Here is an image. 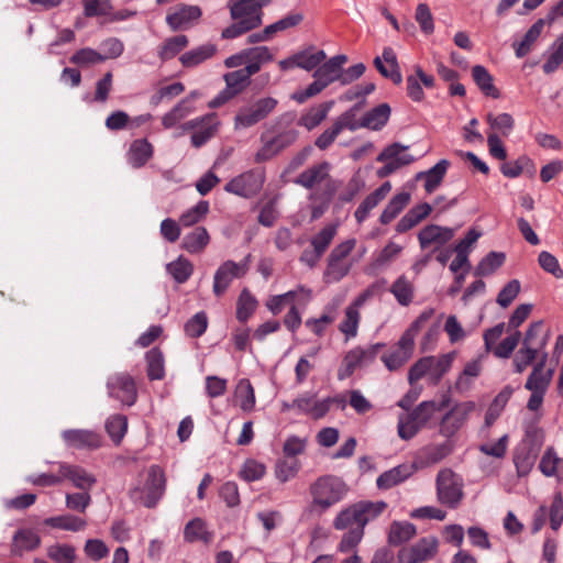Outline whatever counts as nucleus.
<instances>
[{
  "instance_id": "2",
  "label": "nucleus",
  "mask_w": 563,
  "mask_h": 563,
  "mask_svg": "<svg viewBox=\"0 0 563 563\" xmlns=\"http://www.w3.org/2000/svg\"><path fill=\"white\" fill-rule=\"evenodd\" d=\"M549 333L542 321H537L528 328L522 346L514 358L517 373H522L538 356L541 357L548 344Z\"/></svg>"
},
{
  "instance_id": "22",
  "label": "nucleus",
  "mask_w": 563,
  "mask_h": 563,
  "mask_svg": "<svg viewBox=\"0 0 563 563\" xmlns=\"http://www.w3.org/2000/svg\"><path fill=\"white\" fill-rule=\"evenodd\" d=\"M330 170L331 164L328 162H321L300 173L294 183L306 189H312L316 186L331 180Z\"/></svg>"
},
{
  "instance_id": "46",
  "label": "nucleus",
  "mask_w": 563,
  "mask_h": 563,
  "mask_svg": "<svg viewBox=\"0 0 563 563\" xmlns=\"http://www.w3.org/2000/svg\"><path fill=\"white\" fill-rule=\"evenodd\" d=\"M416 532V527L412 523L395 521L390 526L388 541L390 544L399 545L412 539Z\"/></svg>"
},
{
  "instance_id": "45",
  "label": "nucleus",
  "mask_w": 563,
  "mask_h": 563,
  "mask_svg": "<svg viewBox=\"0 0 563 563\" xmlns=\"http://www.w3.org/2000/svg\"><path fill=\"white\" fill-rule=\"evenodd\" d=\"M453 358L454 355L451 353L443 354L439 357L431 356L428 380L431 384L437 385L451 368Z\"/></svg>"
},
{
  "instance_id": "44",
  "label": "nucleus",
  "mask_w": 563,
  "mask_h": 563,
  "mask_svg": "<svg viewBox=\"0 0 563 563\" xmlns=\"http://www.w3.org/2000/svg\"><path fill=\"white\" fill-rule=\"evenodd\" d=\"M409 201L410 194H397L390 199L386 208L383 210L379 221L383 224H388L404 210V208L409 203Z\"/></svg>"
},
{
  "instance_id": "5",
  "label": "nucleus",
  "mask_w": 563,
  "mask_h": 563,
  "mask_svg": "<svg viewBox=\"0 0 563 563\" xmlns=\"http://www.w3.org/2000/svg\"><path fill=\"white\" fill-rule=\"evenodd\" d=\"M355 245V239H347L331 251L323 272V280L327 284L338 283L350 273L354 262L349 256Z\"/></svg>"
},
{
  "instance_id": "60",
  "label": "nucleus",
  "mask_w": 563,
  "mask_h": 563,
  "mask_svg": "<svg viewBox=\"0 0 563 563\" xmlns=\"http://www.w3.org/2000/svg\"><path fill=\"white\" fill-rule=\"evenodd\" d=\"M325 57L327 55L322 49L314 53L309 51L298 52L296 53L297 67L310 71L324 62Z\"/></svg>"
},
{
  "instance_id": "56",
  "label": "nucleus",
  "mask_w": 563,
  "mask_h": 563,
  "mask_svg": "<svg viewBox=\"0 0 563 563\" xmlns=\"http://www.w3.org/2000/svg\"><path fill=\"white\" fill-rule=\"evenodd\" d=\"M41 539L31 530H19L13 538V551H31L37 548Z\"/></svg>"
},
{
  "instance_id": "11",
  "label": "nucleus",
  "mask_w": 563,
  "mask_h": 563,
  "mask_svg": "<svg viewBox=\"0 0 563 563\" xmlns=\"http://www.w3.org/2000/svg\"><path fill=\"white\" fill-rule=\"evenodd\" d=\"M276 106V99L266 97L250 106L241 108L234 120L235 129H247L258 123L265 119Z\"/></svg>"
},
{
  "instance_id": "51",
  "label": "nucleus",
  "mask_w": 563,
  "mask_h": 563,
  "mask_svg": "<svg viewBox=\"0 0 563 563\" xmlns=\"http://www.w3.org/2000/svg\"><path fill=\"white\" fill-rule=\"evenodd\" d=\"M543 26H544V23L542 20H539L531 25V27L525 34L523 38L516 45V56L517 57L521 58L530 52L532 44L540 36V34L543 30Z\"/></svg>"
},
{
  "instance_id": "14",
  "label": "nucleus",
  "mask_w": 563,
  "mask_h": 563,
  "mask_svg": "<svg viewBox=\"0 0 563 563\" xmlns=\"http://www.w3.org/2000/svg\"><path fill=\"white\" fill-rule=\"evenodd\" d=\"M438 549V540L434 537L420 539L411 547L402 548L398 552L399 563H422L434 556Z\"/></svg>"
},
{
  "instance_id": "39",
  "label": "nucleus",
  "mask_w": 563,
  "mask_h": 563,
  "mask_svg": "<svg viewBox=\"0 0 563 563\" xmlns=\"http://www.w3.org/2000/svg\"><path fill=\"white\" fill-rule=\"evenodd\" d=\"M482 364L479 360H473L465 364L463 372L456 378L454 389L460 393H466L473 385L474 379L481 374Z\"/></svg>"
},
{
  "instance_id": "57",
  "label": "nucleus",
  "mask_w": 563,
  "mask_h": 563,
  "mask_svg": "<svg viewBox=\"0 0 563 563\" xmlns=\"http://www.w3.org/2000/svg\"><path fill=\"white\" fill-rule=\"evenodd\" d=\"M47 556L55 563H75L76 550L70 544H53L47 549Z\"/></svg>"
},
{
  "instance_id": "35",
  "label": "nucleus",
  "mask_w": 563,
  "mask_h": 563,
  "mask_svg": "<svg viewBox=\"0 0 563 563\" xmlns=\"http://www.w3.org/2000/svg\"><path fill=\"white\" fill-rule=\"evenodd\" d=\"M44 525L55 529L77 532L84 530L87 526V522L86 520L74 515H62L46 518L44 520Z\"/></svg>"
},
{
  "instance_id": "34",
  "label": "nucleus",
  "mask_w": 563,
  "mask_h": 563,
  "mask_svg": "<svg viewBox=\"0 0 563 563\" xmlns=\"http://www.w3.org/2000/svg\"><path fill=\"white\" fill-rule=\"evenodd\" d=\"M411 475L410 467L407 465H398L380 474L376 481L377 487L380 489H389Z\"/></svg>"
},
{
  "instance_id": "48",
  "label": "nucleus",
  "mask_w": 563,
  "mask_h": 563,
  "mask_svg": "<svg viewBox=\"0 0 563 563\" xmlns=\"http://www.w3.org/2000/svg\"><path fill=\"white\" fill-rule=\"evenodd\" d=\"M166 269L176 283L184 284L192 275L194 265L188 258L180 255L177 260L167 264Z\"/></svg>"
},
{
  "instance_id": "13",
  "label": "nucleus",
  "mask_w": 563,
  "mask_h": 563,
  "mask_svg": "<svg viewBox=\"0 0 563 563\" xmlns=\"http://www.w3.org/2000/svg\"><path fill=\"white\" fill-rule=\"evenodd\" d=\"M380 346V344L367 347L357 346L349 351L343 358L341 368L339 369V379H345L351 376L356 368L371 364L376 358Z\"/></svg>"
},
{
  "instance_id": "59",
  "label": "nucleus",
  "mask_w": 563,
  "mask_h": 563,
  "mask_svg": "<svg viewBox=\"0 0 563 563\" xmlns=\"http://www.w3.org/2000/svg\"><path fill=\"white\" fill-rule=\"evenodd\" d=\"M147 374L151 379H162L165 375L164 357L159 350L152 349L146 353Z\"/></svg>"
},
{
  "instance_id": "43",
  "label": "nucleus",
  "mask_w": 563,
  "mask_h": 563,
  "mask_svg": "<svg viewBox=\"0 0 563 563\" xmlns=\"http://www.w3.org/2000/svg\"><path fill=\"white\" fill-rule=\"evenodd\" d=\"M184 538L188 542L202 541L209 543L212 540V534L208 531L206 522L200 518H196L186 525Z\"/></svg>"
},
{
  "instance_id": "40",
  "label": "nucleus",
  "mask_w": 563,
  "mask_h": 563,
  "mask_svg": "<svg viewBox=\"0 0 563 563\" xmlns=\"http://www.w3.org/2000/svg\"><path fill=\"white\" fill-rule=\"evenodd\" d=\"M360 321L361 312L347 306L344 309L343 319L338 327L339 331L344 335L345 341H350L357 335Z\"/></svg>"
},
{
  "instance_id": "24",
  "label": "nucleus",
  "mask_w": 563,
  "mask_h": 563,
  "mask_svg": "<svg viewBox=\"0 0 563 563\" xmlns=\"http://www.w3.org/2000/svg\"><path fill=\"white\" fill-rule=\"evenodd\" d=\"M548 361V353L543 352L539 362L533 366L525 387L530 391L545 393L553 376V371H544Z\"/></svg>"
},
{
  "instance_id": "61",
  "label": "nucleus",
  "mask_w": 563,
  "mask_h": 563,
  "mask_svg": "<svg viewBox=\"0 0 563 563\" xmlns=\"http://www.w3.org/2000/svg\"><path fill=\"white\" fill-rule=\"evenodd\" d=\"M208 211L209 202L206 200H201L196 206L184 212L179 218V222L184 227L195 225L207 216Z\"/></svg>"
},
{
  "instance_id": "12",
  "label": "nucleus",
  "mask_w": 563,
  "mask_h": 563,
  "mask_svg": "<svg viewBox=\"0 0 563 563\" xmlns=\"http://www.w3.org/2000/svg\"><path fill=\"white\" fill-rule=\"evenodd\" d=\"M476 409L474 401H463L455 404L441 419L439 432L445 438L453 437L468 420L472 412Z\"/></svg>"
},
{
  "instance_id": "42",
  "label": "nucleus",
  "mask_w": 563,
  "mask_h": 563,
  "mask_svg": "<svg viewBox=\"0 0 563 563\" xmlns=\"http://www.w3.org/2000/svg\"><path fill=\"white\" fill-rule=\"evenodd\" d=\"M194 111L195 107L190 104L189 99H181L170 111L163 115L162 124L165 129H170Z\"/></svg>"
},
{
  "instance_id": "50",
  "label": "nucleus",
  "mask_w": 563,
  "mask_h": 563,
  "mask_svg": "<svg viewBox=\"0 0 563 563\" xmlns=\"http://www.w3.org/2000/svg\"><path fill=\"white\" fill-rule=\"evenodd\" d=\"M188 45V37L186 35H176L167 38L158 51V56L162 60H168L175 57Z\"/></svg>"
},
{
  "instance_id": "54",
  "label": "nucleus",
  "mask_w": 563,
  "mask_h": 563,
  "mask_svg": "<svg viewBox=\"0 0 563 563\" xmlns=\"http://www.w3.org/2000/svg\"><path fill=\"white\" fill-rule=\"evenodd\" d=\"M505 262V254L501 252H489L477 265L475 275L488 276L499 268Z\"/></svg>"
},
{
  "instance_id": "3",
  "label": "nucleus",
  "mask_w": 563,
  "mask_h": 563,
  "mask_svg": "<svg viewBox=\"0 0 563 563\" xmlns=\"http://www.w3.org/2000/svg\"><path fill=\"white\" fill-rule=\"evenodd\" d=\"M387 504L385 501H362L342 510L334 519L333 526L338 530L364 528L371 520L380 515Z\"/></svg>"
},
{
  "instance_id": "25",
  "label": "nucleus",
  "mask_w": 563,
  "mask_h": 563,
  "mask_svg": "<svg viewBox=\"0 0 563 563\" xmlns=\"http://www.w3.org/2000/svg\"><path fill=\"white\" fill-rule=\"evenodd\" d=\"M432 309L422 311L420 316L411 323V325L404 332L398 341L397 349L411 357L415 346V338L419 330L432 318Z\"/></svg>"
},
{
  "instance_id": "47",
  "label": "nucleus",
  "mask_w": 563,
  "mask_h": 563,
  "mask_svg": "<svg viewBox=\"0 0 563 563\" xmlns=\"http://www.w3.org/2000/svg\"><path fill=\"white\" fill-rule=\"evenodd\" d=\"M332 102H325L309 109L299 119V124L305 126L307 130H312L318 126L328 115Z\"/></svg>"
},
{
  "instance_id": "1",
  "label": "nucleus",
  "mask_w": 563,
  "mask_h": 563,
  "mask_svg": "<svg viewBox=\"0 0 563 563\" xmlns=\"http://www.w3.org/2000/svg\"><path fill=\"white\" fill-rule=\"evenodd\" d=\"M272 0H229L228 8L233 23L222 30L221 37L236 38L263 23V8Z\"/></svg>"
},
{
  "instance_id": "16",
  "label": "nucleus",
  "mask_w": 563,
  "mask_h": 563,
  "mask_svg": "<svg viewBox=\"0 0 563 563\" xmlns=\"http://www.w3.org/2000/svg\"><path fill=\"white\" fill-rule=\"evenodd\" d=\"M108 393L123 405L132 406L136 400V387L128 374H115L108 379Z\"/></svg>"
},
{
  "instance_id": "23",
  "label": "nucleus",
  "mask_w": 563,
  "mask_h": 563,
  "mask_svg": "<svg viewBox=\"0 0 563 563\" xmlns=\"http://www.w3.org/2000/svg\"><path fill=\"white\" fill-rule=\"evenodd\" d=\"M346 62V55L331 57L316 69L313 73L314 79H319L325 87L334 81L342 84V67Z\"/></svg>"
},
{
  "instance_id": "33",
  "label": "nucleus",
  "mask_w": 563,
  "mask_h": 563,
  "mask_svg": "<svg viewBox=\"0 0 563 563\" xmlns=\"http://www.w3.org/2000/svg\"><path fill=\"white\" fill-rule=\"evenodd\" d=\"M514 388L510 386L504 387L489 405L485 415V426L490 427L501 415L507 402L511 398Z\"/></svg>"
},
{
  "instance_id": "31",
  "label": "nucleus",
  "mask_w": 563,
  "mask_h": 563,
  "mask_svg": "<svg viewBox=\"0 0 563 563\" xmlns=\"http://www.w3.org/2000/svg\"><path fill=\"white\" fill-rule=\"evenodd\" d=\"M390 107L387 103H380L366 112L362 118V126L374 131L380 130L389 120Z\"/></svg>"
},
{
  "instance_id": "26",
  "label": "nucleus",
  "mask_w": 563,
  "mask_h": 563,
  "mask_svg": "<svg viewBox=\"0 0 563 563\" xmlns=\"http://www.w3.org/2000/svg\"><path fill=\"white\" fill-rule=\"evenodd\" d=\"M59 471L64 479L71 481L74 486L79 489L88 490L96 483V477L80 466L59 463Z\"/></svg>"
},
{
  "instance_id": "41",
  "label": "nucleus",
  "mask_w": 563,
  "mask_h": 563,
  "mask_svg": "<svg viewBox=\"0 0 563 563\" xmlns=\"http://www.w3.org/2000/svg\"><path fill=\"white\" fill-rule=\"evenodd\" d=\"M563 467V459H561L553 448H547L541 456L539 470L547 477L559 476Z\"/></svg>"
},
{
  "instance_id": "10",
  "label": "nucleus",
  "mask_w": 563,
  "mask_h": 563,
  "mask_svg": "<svg viewBox=\"0 0 563 563\" xmlns=\"http://www.w3.org/2000/svg\"><path fill=\"white\" fill-rule=\"evenodd\" d=\"M264 181V172L249 170L227 183L224 190L243 198H251L262 190Z\"/></svg>"
},
{
  "instance_id": "36",
  "label": "nucleus",
  "mask_w": 563,
  "mask_h": 563,
  "mask_svg": "<svg viewBox=\"0 0 563 563\" xmlns=\"http://www.w3.org/2000/svg\"><path fill=\"white\" fill-rule=\"evenodd\" d=\"M210 236L208 231L198 227L186 234L181 242V247L191 254L200 253L209 243Z\"/></svg>"
},
{
  "instance_id": "63",
  "label": "nucleus",
  "mask_w": 563,
  "mask_h": 563,
  "mask_svg": "<svg viewBox=\"0 0 563 563\" xmlns=\"http://www.w3.org/2000/svg\"><path fill=\"white\" fill-rule=\"evenodd\" d=\"M106 429L110 438L119 443L128 429V419L122 415L111 416L106 422Z\"/></svg>"
},
{
  "instance_id": "17",
  "label": "nucleus",
  "mask_w": 563,
  "mask_h": 563,
  "mask_svg": "<svg viewBox=\"0 0 563 563\" xmlns=\"http://www.w3.org/2000/svg\"><path fill=\"white\" fill-rule=\"evenodd\" d=\"M201 14L198 5L179 4L166 15V23L172 31L188 30L199 21Z\"/></svg>"
},
{
  "instance_id": "19",
  "label": "nucleus",
  "mask_w": 563,
  "mask_h": 563,
  "mask_svg": "<svg viewBox=\"0 0 563 563\" xmlns=\"http://www.w3.org/2000/svg\"><path fill=\"white\" fill-rule=\"evenodd\" d=\"M62 438L68 448L78 450H95L101 445V437L92 430L69 429L62 432Z\"/></svg>"
},
{
  "instance_id": "15",
  "label": "nucleus",
  "mask_w": 563,
  "mask_h": 563,
  "mask_svg": "<svg viewBox=\"0 0 563 563\" xmlns=\"http://www.w3.org/2000/svg\"><path fill=\"white\" fill-rule=\"evenodd\" d=\"M247 266L244 263H235L233 261H225L222 263L214 273L213 276V294L217 297L222 296L231 283L235 278H240L245 275Z\"/></svg>"
},
{
  "instance_id": "18",
  "label": "nucleus",
  "mask_w": 563,
  "mask_h": 563,
  "mask_svg": "<svg viewBox=\"0 0 563 563\" xmlns=\"http://www.w3.org/2000/svg\"><path fill=\"white\" fill-rule=\"evenodd\" d=\"M343 298L340 296L333 297L322 310L318 318H309L305 321V325L317 336H322L328 325L332 324L340 312Z\"/></svg>"
},
{
  "instance_id": "9",
  "label": "nucleus",
  "mask_w": 563,
  "mask_h": 563,
  "mask_svg": "<svg viewBox=\"0 0 563 563\" xmlns=\"http://www.w3.org/2000/svg\"><path fill=\"white\" fill-rule=\"evenodd\" d=\"M408 148V145L400 143H393L386 146L376 158L377 162L384 163L376 172L377 177L385 178L398 169L412 164L416 158L407 153Z\"/></svg>"
},
{
  "instance_id": "28",
  "label": "nucleus",
  "mask_w": 563,
  "mask_h": 563,
  "mask_svg": "<svg viewBox=\"0 0 563 563\" xmlns=\"http://www.w3.org/2000/svg\"><path fill=\"white\" fill-rule=\"evenodd\" d=\"M152 156L153 146L146 139L134 140L126 152V161L133 168H141Z\"/></svg>"
},
{
  "instance_id": "20",
  "label": "nucleus",
  "mask_w": 563,
  "mask_h": 563,
  "mask_svg": "<svg viewBox=\"0 0 563 563\" xmlns=\"http://www.w3.org/2000/svg\"><path fill=\"white\" fill-rule=\"evenodd\" d=\"M296 411L300 415H306L313 420L322 419L327 416V405L324 399H319L317 393L305 391L299 394L294 399Z\"/></svg>"
},
{
  "instance_id": "6",
  "label": "nucleus",
  "mask_w": 563,
  "mask_h": 563,
  "mask_svg": "<svg viewBox=\"0 0 563 563\" xmlns=\"http://www.w3.org/2000/svg\"><path fill=\"white\" fill-rule=\"evenodd\" d=\"M312 504L325 510L339 503L346 493L345 484L335 476H322L310 487Z\"/></svg>"
},
{
  "instance_id": "64",
  "label": "nucleus",
  "mask_w": 563,
  "mask_h": 563,
  "mask_svg": "<svg viewBox=\"0 0 563 563\" xmlns=\"http://www.w3.org/2000/svg\"><path fill=\"white\" fill-rule=\"evenodd\" d=\"M563 63V35L550 47V55L542 68L545 74H552Z\"/></svg>"
},
{
  "instance_id": "55",
  "label": "nucleus",
  "mask_w": 563,
  "mask_h": 563,
  "mask_svg": "<svg viewBox=\"0 0 563 563\" xmlns=\"http://www.w3.org/2000/svg\"><path fill=\"white\" fill-rule=\"evenodd\" d=\"M246 54L247 64L245 67H256V73L260 71L263 64L274 59V54L267 46L246 48Z\"/></svg>"
},
{
  "instance_id": "21",
  "label": "nucleus",
  "mask_w": 563,
  "mask_h": 563,
  "mask_svg": "<svg viewBox=\"0 0 563 563\" xmlns=\"http://www.w3.org/2000/svg\"><path fill=\"white\" fill-rule=\"evenodd\" d=\"M455 230L438 224H429L418 233V241L421 249H428L432 245L440 247L453 239Z\"/></svg>"
},
{
  "instance_id": "62",
  "label": "nucleus",
  "mask_w": 563,
  "mask_h": 563,
  "mask_svg": "<svg viewBox=\"0 0 563 563\" xmlns=\"http://www.w3.org/2000/svg\"><path fill=\"white\" fill-rule=\"evenodd\" d=\"M266 473V467L263 463L254 460V459H247L240 472L239 476L244 479L245 482H254L261 479Z\"/></svg>"
},
{
  "instance_id": "52",
  "label": "nucleus",
  "mask_w": 563,
  "mask_h": 563,
  "mask_svg": "<svg viewBox=\"0 0 563 563\" xmlns=\"http://www.w3.org/2000/svg\"><path fill=\"white\" fill-rule=\"evenodd\" d=\"M404 246L389 241L373 261L374 268H383L394 262L402 252Z\"/></svg>"
},
{
  "instance_id": "37",
  "label": "nucleus",
  "mask_w": 563,
  "mask_h": 563,
  "mask_svg": "<svg viewBox=\"0 0 563 563\" xmlns=\"http://www.w3.org/2000/svg\"><path fill=\"white\" fill-rule=\"evenodd\" d=\"M472 76L475 84L484 95L492 97L494 99L499 98L500 93L499 90L494 85L493 76L484 66L475 65L472 68Z\"/></svg>"
},
{
  "instance_id": "7",
  "label": "nucleus",
  "mask_w": 563,
  "mask_h": 563,
  "mask_svg": "<svg viewBox=\"0 0 563 563\" xmlns=\"http://www.w3.org/2000/svg\"><path fill=\"white\" fill-rule=\"evenodd\" d=\"M463 479L450 468L441 470L437 475L438 500L449 507L456 508L463 497Z\"/></svg>"
},
{
  "instance_id": "32",
  "label": "nucleus",
  "mask_w": 563,
  "mask_h": 563,
  "mask_svg": "<svg viewBox=\"0 0 563 563\" xmlns=\"http://www.w3.org/2000/svg\"><path fill=\"white\" fill-rule=\"evenodd\" d=\"M256 74V67H244L224 75L227 84V90L231 92V96H235L241 92L244 87L249 84L250 77Z\"/></svg>"
},
{
  "instance_id": "8",
  "label": "nucleus",
  "mask_w": 563,
  "mask_h": 563,
  "mask_svg": "<svg viewBox=\"0 0 563 563\" xmlns=\"http://www.w3.org/2000/svg\"><path fill=\"white\" fill-rule=\"evenodd\" d=\"M166 488L164 471L158 465H152L147 471V478L141 488L133 490V498L147 508L154 507L163 497Z\"/></svg>"
},
{
  "instance_id": "29",
  "label": "nucleus",
  "mask_w": 563,
  "mask_h": 563,
  "mask_svg": "<svg viewBox=\"0 0 563 563\" xmlns=\"http://www.w3.org/2000/svg\"><path fill=\"white\" fill-rule=\"evenodd\" d=\"M389 291L395 297L398 305L408 307L415 298V286L406 275L398 276L391 284Z\"/></svg>"
},
{
  "instance_id": "58",
  "label": "nucleus",
  "mask_w": 563,
  "mask_h": 563,
  "mask_svg": "<svg viewBox=\"0 0 563 563\" xmlns=\"http://www.w3.org/2000/svg\"><path fill=\"white\" fill-rule=\"evenodd\" d=\"M256 306L257 300L255 299V297L252 296L247 289L242 290L238 299V320L242 322L246 321L255 311Z\"/></svg>"
},
{
  "instance_id": "38",
  "label": "nucleus",
  "mask_w": 563,
  "mask_h": 563,
  "mask_svg": "<svg viewBox=\"0 0 563 563\" xmlns=\"http://www.w3.org/2000/svg\"><path fill=\"white\" fill-rule=\"evenodd\" d=\"M217 52V46L211 43L200 45L180 56V62L185 67H195L202 62L211 58Z\"/></svg>"
},
{
  "instance_id": "53",
  "label": "nucleus",
  "mask_w": 563,
  "mask_h": 563,
  "mask_svg": "<svg viewBox=\"0 0 563 563\" xmlns=\"http://www.w3.org/2000/svg\"><path fill=\"white\" fill-rule=\"evenodd\" d=\"M299 470L300 464L297 460L282 459L276 462L274 473L280 483H287L296 477Z\"/></svg>"
},
{
  "instance_id": "30",
  "label": "nucleus",
  "mask_w": 563,
  "mask_h": 563,
  "mask_svg": "<svg viewBox=\"0 0 563 563\" xmlns=\"http://www.w3.org/2000/svg\"><path fill=\"white\" fill-rule=\"evenodd\" d=\"M218 126L219 121L214 113L203 115V123L191 135L192 146L200 147L206 144L216 134Z\"/></svg>"
},
{
  "instance_id": "27",
  "label": "nucleus",
  "mask_w": 563,
  "mask_h": 563,
  "mask_svg": "<svg viewBox=\"0 0 563 563\" xmlns=\"http://www.w3.org/2000/svg\"><path fill=\"white\" fill-rule=\"evenodd\" d=\"M449 166V161L441 159L430 169L416 174V179L424 180V190L430 195L442 184Z\"/></svg>"
},
{
  "instance_id": "49",
  "label": "nucleus",
  "mask_w": 563,
  "mask_h": 563,
  "mask_svg": "<svg viewBox=\"0 0 563 563\" xmlns=\"http://www.w3.org/2000/svg\"><path fill=\"white\" fill-rule=\"evenodd\" d=\"M235 398L243 411L250 412L255 407V393L250 380L241 379L235 388Z\"/></svg>"
},
{
  "instance_id": "4",
  "label": "nucleus",
  "mask_w": 563,
  "mask_h": 563,
  "mask_svg": "<svg viewBox=\"0 0 563 563\" xmlns=\"http://www.w3.org/2000/svg\"><path fill=\"white\" fill-rule=\"evenodd\" d=\"M441 409V405L433 400L422 401L411 412L398 417L397 432L400 439H412Z\"/></svg>"
}]
</instances>
